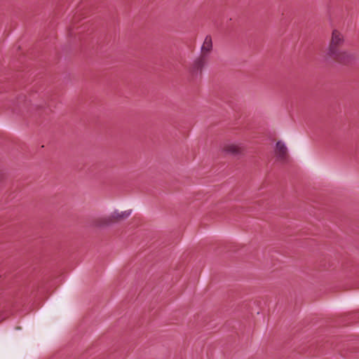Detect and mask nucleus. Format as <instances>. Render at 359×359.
<instances>
[{"label":"nucleus","instance_id":"2","mask_svg":"<svg viewBox=\"0 0 359 359\" xmlns=\"http://www.w3.org/2000/svg\"><path fill=\"white\" fill-rule=\"evenodd\" d=\"M131 210L118 212H114L110 216L102 218L99 220L100 226H109L114 223L119 222L130 216Z\"/></svg>","mask_w":359,"mask_h":359},{"label":"nucleus","instance_id":"1","mask_svg":"<svg viewBox=\"0 0 359 359\" xmlns=\"http://www.w3.org/2000/svg\"><path fill=\"white\" fill-rule=\"evenodd\" d=\"M345 45L344 34L337 29L332 32L331 39L327 50V55L336 62L343 64H350L353 60V57L342 48Z\"/></svg>","mask_w":359,"mask_h":359},{"label":"nucleus","instance_id":"4","mask_svg":"<svg viewBox=\"0 0 359 359\" xmlns=\"http://www.w3.org/2000/svg\"><path fill=\"white\" fill-rule=\"evenodd\" d=\"M287 147L285 145V144L283 142H282L281 141L277 142L276 149H275V154L279 160H280V161L286 160V158L287 157Z\"/></svg>","mask_w":359,"mask_h":359},{"label":"nucleus","instance_id":"6","mask_svg":"<svg viewBox=\"0 0 359 359\" xmlns=\"http://www.w3.org/2000/svg\"><path fill=\"white\" fill-rule=\"evenodd\" d=\"M224 151L229 154L238 155L243 152V149L236 144H228L224 147Z\"/></svg>","mask_w":359,"mask_h":359},{"label":"nucleus","instance_id":"3","mask_svg":"<svg viewBox=\"0 0 359 359\" xmlns=\"http://www.w3.org/2000/svg\"><path fill=\"white\" fill-rule=\"evenodd\" d=\"M209 58L207 54H201L192 62L189 72L192 75H201L203 68L206 65Z\"/></svg>","mask_w":359,"mask_h":359},{"label":"nucleus","instance_id":"5","mask_svg":"<svg viewBox=\"0 0 359 359\" xmlns=\"http://www.w3.org/2000/svg\"><path fill=\"white\" fill-rule=\"evenodd\" d=\"M212 50V40L210 35L205 36L204 42L201 46V54H207L208 55Z\"/></svg>","mask_w":359,"mask_h":359}]
</instances>
